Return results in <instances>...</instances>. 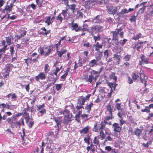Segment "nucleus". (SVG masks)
<instances>
[{
  "instance_id": "6",
  "label": "nucleus",
  "mask_w": 153,
  "mask_h": 153,
  "mask_svg": "<svg viewBox=\"0 0 153 153\" xmlns=\"http://www.w3.org/2000/svg\"><path fill=\"white\" fill-rule=\"evenodd\" d=\"M122 29L120 27V28L116 29L115 31L111 32L113 34V39H115V40H117V35L119 34V33L120 32H121Z\"/></svg>"
},
{
  "instance_id": "46",
  "label": "nucleus",
  "mask_w": 153,
  "mask_h": 153,
  "mask_svg": "<svg viewBox=\"0 0 153 153\" xmlns=\"http://www.w3.org/2000/svg\"><path fill=\"white\" fill-rule=\"evenodd\" d=\"M107 0H99L97 1V3L100 4H105L107 2Z\"/></svg>"
},
{
  "instance_id": "14",
  "label": "nucleus",
  "mask_w": 153,
  "mask_h": 153,
  "mask_svg": "<svg viewBox=\"0 0 153 153\" xmlns=\"http://www.w3.org/2000/svg\"><path fill=\"white\" fill-rule=\"evenodd\" d=\"M16 126H18L19 128H20L21 125L23 126H25L24 120L22 118L19 120L16 121Z\"/></svg>"
},
{
  "instance_id": "9",
  "label": "nucleus",
  "mask_w": 153,
  "mask_h": 153,
  "mask_svg": "<svg viewBox=\"0 0 153 153\" xmlns=\"http://www.w3.org/2000/svg\"><path fill=\"white\" fill-rule=\"evenodd\" d=\"M114 127V132H120L121 130V126L120 127L119 124L116 123H114L113 125Z\"/></svg>"
},
{
  "instance_id": "15",
  "label": "nucleus",
  "mask_w": 153,
  "mask_h": 153,
  "mask_svg": "<svg viewBox=\"0 0 153 153\" xmlns=\"http://www.w3.org/2000/svg\"><path fill=\"white\" fill-rule=\"evenodd\" d=\"M98 60L94 59L91 60L89 63V65L91 67H94L95 65H97Z\"/></svg>"
},
{
  "instance_id": "43",
  "label": "nucleus",
  "mask_w": 153,
  "mask_h": 153,
  "mask_svg": "<svg viewBox=\"0 0 153 153\" xmlns=\"http://www.w3.org/2000/svg\"><path fill=\"white\" fill-rule=\"evenodd\" d=\"M57 79H58V78L56 77V78H55L53 80L54 82H52V83H48L47 85V87H46V89H47L49 87L51 86L52 85H53L55 83L56 81V80Z\"/></svg>"
},
{
  "instance_id": "55",
  "label": "nucleus",
  "mask_w": 153,
  "mask_h": 153,
  "mask_svg": "<svg viewBox=\"0 0 153 153\" xmlns=\"http://www.w3.org/2000/svg\"><path fill=\"white\" fill-rule=\"evenodd\" d=\"M17 98V96L15 93L11 94V99L13 100V101L16 100Z\"/></svg>"
},
{
  "instance_id": "44",
  "label": "nucleus",
  "mask_w": 153,
  "mask_h": 153,
  "mask_svg": "<svg viewBox=\"0 0 153 153\" xmlns=\"http://www.w3.org/2000/svg\"><path fill=\"white\" fill-rule=\"evenodd\" d=\"M11 39L9 37H6V41L7 42V44L8 45H10L11 44Z\"/></svg>"
},
{
  "instance_id": "59",
  "label": "nucleus",
  "mask_w": 153,
  "mask_h": 153,
  "mask_svg": "<svg viewBox=\"0 0 153 153\" xmlns=\"http://www.w3.org/2000/svg\"><path fill=\"white\" fill-rule=\"evenodd\" d=\"M113 140V139L112 137H111L110 136H108L106 137L105 138V141L107 142L108 141H112Z\"/></svg>"
},
{
  "instance_id": "52",
  "label": "nucleus",
  "mask_w": 153,
  "mask_h": 153,
  "mask_svg": "<svg viewBox=\"0 0 153 153\" xmlns=\"http://www.w3.org/2000/svg\"><path fill=\"white\" fill-rule=\"evenodd\" d=\"M141 111L142 112H149L150 110L149 106H146L145 109H142Z\"/></svg>"
},
{
  "instance_id": "7",
  "label": "nucleus",
  "mask_w": 153,
  "mask_h": 153,
  "mask_svg": "<svg viewBox=\"0 0 153 153\" xmlns=\"http://www.w3.org/2000/svg\"><path fill=\"white\" fill-rule=\"evenodd\" d=\"M85 81L88 82H90L91 84L92 83L93 80L94 79V76L92 75H89L88 76L85 77L84 78Z\"/></svg>"
},
{
  "instance_id": "19",
  "label": "nucleus",
  "mask_w": 153,
  "mask_h": 153,
  "mask_svg": "<svg viewBox=\"0 0 153 153\" xmlns=\"http://www.w3.org/2000/svg\"><path fill=\"white\" fill-rule=\"evenodd\" d=\"M100 125L97 124V122H95L94 125L93 130L94 131L97 132L100 130Z\"/></svg>"
},
{
  "instance_id": "25",
  "label": "nucleus",
  "mask_w": 153,
  "mask_h": 153,
  "mask_svg": "<svg viewBox=\"0 0 153 153\" xmlns=\"http://www.w3.org/2000/svg\"><path fill=\"white\" fill-rule=\"evenodd\" d=\"M142 130L137 128L134 130V133L135 135L139 137L142 133Z\"/></svg>"
},
{
  "instance_id": "50",
  "label": "nucleus",
  "mask_w": 153,
  "mask_h": 153,
  "mask_svg": "<svg viewBox=\"0 0 153 153\" xmlns=\"http://www.w3.org/2000/svg\"><path fill=\"white\" fill-rule=\"evenodd\" d=\"M104 56L105 58V59L108 58L109 56L108 51L107 50H105L104 52Z\"/></svg>"
},
{
  "instance_id": "23",
  "label": "nucleus",
  "mask_w": 153,
  "mask_h": 153,
  "mask_svg": "<svg viewBox=\"0 0 153 153\" xmlns=\"http://www.w3.org/2000/svg\"><path fill=\"white\" fill-rule=\"evenodd\" d=\"M13 66L12 64H7L6 65V70L5 72H10L11 68Z\"/></svg>"
},
{
  "instance_id": "51",
  "label": "nucleus",
  "mask_w": 153,
  "mask_h": 153,
  "mask_svg": "<svg viewBox=\"0 0 153 153\" xmlns=\"http://www.w3.org/2000/svg\"><path fill=\"white\" fill-rule=\"evenodd\" d=\"M146 6H143L140 8V9L137 12V15H138L139 13H142L143 12L145 9Z\"/></svg>"
},
{
  "instance_id": "22",
  "label": "nucleus",
  "mask_w": 153,
  "mask_h": 153,
  "mask_svg": "<svg viewBox=\"0 0 153 153\" xmlns=\"http://www.w3.org/2000/svg\"><path fill=\"white\" fill-rule=\"evenodd\" d=\"M100 135L98 136V138L102 140L105 137V134L104 133L103 130H100Z\"/></svg>"
},
{
  "instance_id": "48",
  "label": "nucleus",
  "mask_w": 153,
  "mask_h": 153,
  "mask_svg": "<svg viewBox=\"0 0 153 153\" xmlns=\"http://www.w3.org/2000/svg\"><path fill=\"white\" fill-rule=\"evenodd\" d=\"M63 84H56V89L57 91H59L62 87V86L63 85Z\"/></svg>"
},
{
  "instance_id": "38",
  "label": "nucleus",
  "mask_w": 153,
  "mask_h": 153,
  "mask_svg": "<svg viewBox=\"0 0 153 153\" xmlns=\"http://www.w3.org/2000/svg\"><path fill=\"white\" fill-rule=\"evenodd\" d=\"M62 67V66H61L60 68H59L58 67L56 68V70L54 72H53V74H52L53 75L54 74L55 75H56V76L55 78H56V77L58 78L57 76V72L58 71H60V70L61 69Z\"/></svg>"
},
{
  "instance_id": "39",
  "label": "nucleus",
  "mask_w": 153,
  "mask_h": 153,
  "mask_svg": "<svg viewBox=\"0 0 153 153\" xmlns=\"http://www.w3.org/2000/svg\"><path fill=\"white\" fill-rule=\"evenodd\" d=\"M34 124V122L33 119H31V120H30V121L29 122V123H28V124H27L29 128H31Z\"/></svg>"
},
{
  "instance_id": "58",
  "label": "nucleus",
  "mask_w": 153,
  "mask_h": 153,
  "mask_svg": "<svg viewBox=\"0 0 153 153\" xmlns=\"http://www.w3.org/2000/svg\"><path fill=\"white\" fill-rule=\"evenodd\" d=\"M91 95V94H88L86 97H83L82 96L81 97L82 98L83 100L85 101V102L86 100H88L89 99Z\"/></svg>"
},
{
  "instance_id": "18",
  "label": "nucleus",
  "mask_w": 153,
  "mask_h": 153,
  "mask_svg": "<svg viewBox=\"0 0 153 153\" xmlns=\"http://www.w3.org/2000/svg\"><path fill=\"white\" fill-rule=\"evenodd\" d=\"M144 42H138L137 44L135 45L134 47L138 51H139L140 49L143 47V44Z\"/></svg>"
},
{
  "instance_id": "30",
  "label": "nucleus",
  "mask_w": 153,
  "mask_h": 153,
  "mask_svg": "<svg viewBox=\"0 0 153 153\" xmlns=\"http://www.w3.org/2000/svg\"><path fill=\"white\" fill-rule=\"evenodd\" d=\"M97 30V31L98 33L100 32H102L103 30V27L102 26H100L99 25H95Z\"/></svg>"
},
{
  "instance_id": "13",
  "label": "nucleus",
  "mask_w": 153,
  "mask_h": 153,
  "mask_svg": "<svg viewBox=\"0 0 153 153\" xmlns=\"http://www.w3.org/2000/svg\"><path fill=\"white\" fill-rule=\"evenodd\" d=\"M74 22V20L73 21ZM71 26L72 27V30H75L76 31H79L80 30V28L78 27V25L76 23L74 24L72 22Z\"/></svg>"
},
{
  "instance_id": "64",
  "label": "nucleus",
  "mask_w": 153,
  "mask_h": 153,
  "mask_svg": "<svg viewBox=\"0 0 153 153\" xmlns=\"http://www.w3.org/2000/svg\"><path fill=\"white\" fill-rule=\"evenodd\" d=\"M10 48L11 54L12 55H13L14 54V48L12 46H10Z\"/></svg>"
},
{
  "instance_id": "33",
  "label": "nucleus",
  "mask_w": 153,
  "mask_h": 153,
  "mask_svg": "<svg viewBox=\"0 0 153 153\" xmlns=\"http://www.w3.org/2000/svg\"><path fill=\"white\" fill-rule=\"evenodd\" d=\"M53 21H51V17L48 16L47 17L46 20L45 22V23H47L48 25H49Z\"/></svg>"
},
{
  "instance_id": "28",
  "label": "nucleus",
  "mask_w": 153,
  "mask_h": 153,
  "mask_svg": "<svg viewBox=\"0 0 153 153\" xmlns=\"http://www.w3.org/2000/svg\"><path fill=\"white\" fill-rule=\"evenodd\" d=\"M56 19L57 22L61 23L63 20V18L61 13H59L56 17Z\"/></svg>"
},
{
  "instance_id": "57",
  "label": "nucleus",
  "mask_w": 153,
  "mask_h": 153,
  "mask_svg": "<svg viewBox=\"0 0 153 153\" xmlns=\"http://www.w3.org/2000/svg\"><path fill=\"white\" fill-rule=\"evenodd\" d=\"M8 16H7V20L8 19H10L12 20H13L15 19L16 17V16L15 15H13L12 16H10L9 15L10 14H8Z\"/></svg>"
},
{
  "instance_id": "8",
  "label": "nucleus",
  "mask_w": 153,
  "mask_h": 153,
  "mask_svg": "<svg viewBox=\"0 0 153 153\" xmlns=\"http://www.w3.org/2000/svg\"><path fill=\"white\" fill-rule=\"evenodd\" d=\"M100 16L98 15L95 16L92 20V22L94 23L100 24L102 22V20L100 18Z\"/></svg>"
},
{
  "instance_id": "53",
  "label": "nucleus",
  "mask_w": 153,
  "mask_h": 153,
  "mask_svg": "<svg viewBox=\"0 0 153 153\" xmlns=\"http://www.w3.org/2000/svg\"><path fill=\"white\" fill-rule=\"evenodd\" d=\"M107 110L109 112V114H110L111 115V114H112L111 108L110 105H107Z\"/></svg>"
},
{
  "instance_id": "56",
  "label": "nucleus",
  "mask_w": 153,
  "mask_h": 153,
  "mask_svg": "<svg viewBox=\"0 0 153 153\" xmlns=\"http://www.w3.org/2000/svg\"><path fill=\"white\" fill-rule=\"evenodd\" d=\"M83 46L85 47L86 48L91 47H92V45H90L89 42H85L83 44Z\"/></svg>"
},
{
  "instance_id": "47",
  "label": "nucleus",
  "mask_w": 153,
  "mask_h": 153,
  "mask_svg": "<svg viewBox=\"0 0 153 153\" xmlns=\"http://www.w3.org/2000/svg\"><path fill=\"white\" fill-rule=\"evenodd\" d=\"M141 34L140 33H139L138 34L136 35V36H134L133 37V39L136 40L138 39L141 37Z\"/></svg>"
},
{
  "instance_id": "26",
  "label": "nucleus",
  "mask_w": 153,
  "mask_h": 153,
  "mask_svg": "<svg viewBox=\"0 0 153 153\" xmlns=\"http://www.w3.org/2000/svg\"><path fill=\"white\" fill-rule=\"evenodd\" d=\"M141 60L145 64H148L149 63V59L145 57V56L143 55L141 57Z\"/></svg>"
},
{
  "instance_id": "4",
  "label": "nucleus",
  "mask_w": 153,
  "mask_h": 153,
  "mask_svg": "<svg viewBox=\"0 0 153 153\" xmlns=\"http://www.w3.org/2000/svg\"><path fill=\"white\" fill-rule=\"evenodd\" d=\"M70 115H66L64 116V119L62 121V123H63L66 126L68 125V123L70 122L72 120L71 119V117H70Z\"/></svg>"
},
{
  "instance_id": "35",
  "label": "nucleus",
  "mask_w": 153,
  "mask_h": 153,
  "mask_svg": "<svg viewBox=\"0 0 153 153\" xmlns=\"http://www.w3.org/2000/svg\"><path fill=\"white\" fill-rule=\"evenodd\" d=\"M137 16H131L130 19H129V20L130 21V22H136V19H137Z\"/></svg>"
},
{
  "instance_id": "34",
  "label": "nucleus",
  "mask_w": 153,
  "mask_h": 153,
  "mask_svg": "<svg viewBox=\"0 0 153 153\" xmlns=\"http://www.w3.org/2000/svg\"><path fill=\"white\" fill-rule=\"evenodd\" d=\"M87 2V6H88L90 8L94 4V2L91 1H87L86 2Z\"/></svg>"
},
{
  "instance_id": "16",
  "label": "nucleus",
  "mask_w": 153,
  "mask_h": 153,
  "mask_svg": "<svg viewBox=\"0 0 153 153\" xmlns=\"http://www.w3.org/2000/svg\"><path fill=\"white\" fill-rule=\"evenodd\" d=\"M90 128L89 126H87L85 127L83 129L80 130V133L81 134H85L88 133L89 131V129Z\"/></svg>"
},
{
  "instance_id": "27",
  "label": "nucleus",
  "mask_w": 153,
  "mask_h": 153,
  "mask_svg": "<svg viewBox=\"0 0 153 153\" xmlns=\"http://www.w3.org/2000/svg\"><path fill=\"white\" fill-rule=\"evenodd\" d=\"M68 10V9H67L64 10H62V12L61 13V15L62 14L63 16L64 19H67L68 18L67 17H66Z\"/></svg>"
},
{
  "instance_id": "61",
  "label": "nucleus",
  "mask_w": 153,
  "mask_h": 153,
  "mask_svg": "<svg viewBox=\"0 0 153 153\" xmlns=\"http://www.w3.org/2000/svg\"><path fill=\"white\" fill-rule=\"evenodd\" d=\"M110 77L111 79L114 80L115 81H116L117 79V77L115 76V74H111L110 76Z\"/></svg>"
},
{
  "instance_id": "5",
  "label": "nucleus",
  "mask_w": 153,
  "mask_h": 153,
  "mask_svg": "<svg viewBox=\"0 0 153 153\" xmlns=\"http://www.w3.org/2000/svg\"><path fill=\"white\" fill-rule=\"evenodd\" d=\"M140 76V79L141 82L143 83L144 84L145 86L146 85V80L147 79V77L146 76L144 73H141L139 74Z\"/></svg>"
},
{
  "instance_id": "63",
  "label": "nucleus",
  "mask_w": 153,
  "mask_h": 153,
  "mask_svg": "<svg viewBox=\"0 0 153 153\" xmlns=\"http://www.w3.org/2000/svg\"><path fill=\"white\" fill-rule=\"evenodd\" d=\"M102 48V45H99L95 47V49L96 51H98L99 49Z\"/></svg>"
},
{
  "instance_id": "31",
  "label": "nucleus",
  "mask_w": 153,
  "mask_h": 153,
  "mask_svg": "<svg viewBox=\"0 0 153 153\" xmlns=\"http://www.w3.org/2000/svg\"><path fill=\"white\" fill-rule=\"evenodd\" d=\"M38 111H39L38 113V114L39 116H42L44 113H46V110L45 109H42V110Z\"/></svg>"
},
{
  "instance_id": "54",
  "label": "nucleus",
  "mask_w": 153,
  "mask_h": 153,
  "mask_svg": "<svg viewBox=\"0 0 153 153\" xmlns=\"http://www.w3.org/2000/svg\"><path fill=\"white\" fill-rule=\"evenodd\" d=\"M113 118V116L112 115V114H111V115L110 114H109V116H107L106 117H105L104 118V119H105V120L108 121L110 119H112Z\"/></svg>"
},
{
  "instance_id": "42",
  "label": "nucleus",
  "mask_w": 153,
  "mask_h": 153,
  "mask_svg": "<svg viewBox=\"0 0 153 153\" xmlns=\"http://www.w3.org/2000/svg\"><path fill=\"white\" fill-rule=\"evenodd\" d=\"M105 125L104 124V123H103V122H102L100 124V130H103L105 129Z\"/></svg>"
},
{
  "instance_id": "36",
  "label": "nucleus",
  "mask_w": 153,
  "mask_h": 153,
  "mask_svg": "<svg viewBox=\"0 0 153 153\" xmlns=\"http://www.w3.org/2000/svg\"><path fill=\"white\" fill-rule=\"evenodd\" d=\"M93 36L95 42H96L97 41L100 40V36L99 33L97 34L96 36L94 35V36Z\"/></svg>"
},
{
  "instance_id": "29",
  "label": "nucleus",
  "mask_w": 153,
  "mask_h": 153,
  "mask_svg": "<svg viewBox=\"0 0 153 153\" xmlns=\"http://www.w3.org/2000/svg\"><path fill=\"white\" fill-rule=\"evenodd\" d=\"M128 13V10L127 9L125 8L122 9L120 12L117 13V15L118 16H120L121 14H126Z\"/></svg>"
},
{
  "instance_id": "62",
  "label": "nucleus",
  "mask_w": 153,
  "mask_h": 153,
  "mask_svg": "<svg viewBox=\"0 0 153 153\" xmlns=\"http://www.w3.org/2000/svg\"><path fill=\"white\" fill-rule=\"evenodd\" d=\"M107 22L109 24H111L113 23L112 19L110 17H107L106 18Z\"/></svg>"
},
{
  "instance_id": "3",
  "label": "nucleus",
  "mask_w": 153,
  "mask_h": 153,
  "mask_svg": "<svg viewBox=\"0 0 153 153\" xmlns=\"http://www.w3.org/2000/svg\"><path fill=\"white\" fill-rule=\"evenodd\" d=\"M53 120L56 124V125L59 128V127H61V123H62V119L61 117H54L53 118Z\"/></svg>"
},
{
  "instance_id": "45",
  "label": "nucleus",
  "mask_w": 153,
  "mask_h": 153,
  "mask_svg": "<svg viewBox=\"0 0 153 153\" xmlns=\"http://www.w3.org/2000/svg\"><path fill=\"white\" fill-rule=\"evenodd\" d=\"M131 55L127 54L124 56V59L126 61H128L131 58Z\"/></svg>"
},
{
  "instance_id": "12",
  "label": "nucleus",
  "mask_w": 153,
  "mask_h": 153,
  "mask_svg": "<svg viewBox=\"0 0 153 153\" xmlns=\"http://www.w3.org/2000/svg\"><path fill=\"white\" fill-rule=\"evenodd\" d=\"M90 28L91 30H90L89 32L91 33V35L92 36H94V33L97 34L99 33L97 32V30L96 27H95V26L93 25L91 27H90Z\"/></svg>"
},
{
  "instance_id": "40",
  "label": "nucleus",
  "mask_w": 153,
  "mask_h": 153,
  "mask_svg": "<svg viewBox=\"0 0 153 153\" xmlns=\"http://www.w3.org/2000/svg\"><path fill=\"white\" fill-rule=\"evenodd\" d=\"M49 65L48 64H46L45 65L44 71L45 73L46 74L49 71V69L48 68Z\"/></svg>"
},
{
  "instance_id": "11",
  "label": "nucleus",
  "mask_w": 153,
  "mask_h": 153,
  "mask_svg": "<svg viewBox=\"0 0 153 153\" xmlns=\"http://www.w3.org/2000/svg\"><path fill=\"white\" fill-rule=\"evenodd\" d=\"M108 12L109 14H115L117 10V7H114L113 8L112 7L108 8Z\"/></svg>"
},
{
  "instance_id": "60",
  "label": "nucleus",
  "mask_w": 153,
  "mask_h": 153,
  "mask_svg": "<svg viewBox=\"0 0 153 153\" xmlns=\"http://www.w3.org/2000/svg\"><path fill=\"white\" fill-rule=\"evenodd\" d=\"M93 143L94 144H95L96 145H97L99 144V140L97 139L96 137H95L94 138V139L93 141Z\"/></svg>"
},
{
  "instance_id": "2",
  "label": "nucleus",
  "mask_w": 153,
  "mask_h": 153,
  "mask_svg": "<svg viewBox=\"0 0 153 153\" xmlns=\"http://www.w3.org/2000/svg\"><path fill=\"white\" fill-rule=\"evenodd\" d=\"M46 75L45 73L41 72H40L39 74L35 76V79L37 81H39V80H44L46 79Z\"/></svg>"
},
{
  "instance_id": "20",
  "label": "nucleus",
  "mask_w": 153,
  "mask_h": 153,
  "mask_svg": "<svg viewBox=\"0 0 153 153\" xmlns=\"http://www.w3.org/2000/svg\"><path fill=\"white\" fill-rule=\"evenodd\" d=\"M76 6V4H73L70 5H68L67 6H68L69 7V10H71V13H73L75 10Z\"/></svg>"
},
{
  "instance_id": "49",
  "label": "nucleus",
  "mask_w": 153,
  "mask_h": 153,
  "mask_svg": "<svg viewBox=\"0 0 153 153\" xmlns=\"http://www.w3.org/2000/svg\"><path fill=\"white\" fill-rule=\"evenodd\" d=\"M37 111L42 110V109H44V104L42 105H37Z\"/></svg>"
},
{
  "instance_id": "41",
  "label": "nucleus",
  "mask_w": 153,
  "mask_h": 153,
  "mask_svg": "<svg viewBox=\"0 0 153 153\" xmlns=\"http://www.w3.org/2000/svg\"><path fill=\"white\" fill-rule=\"evenodd\" d=\"M27 33V31H24L23 32V33H21L19 35H18L16 36V37L18 39H20L22 37H23Z\"/></svg>"
},
{
  "instance_id": "21",
  "label": "nucleus",
  "mask_w": 153,
  "mask_h": 153,
  "mask_svg": "<svg viewBox=\"0 0 153 153\" xmlns=\"http://www.w3.org/2000/svg\"><path fill=\"white\" fill-rule=\"evenodd\" d=\"M93 104L92 102H90V104L87 105L85 107V109H87L88 111L87 112L89 113L90 111L91 110V107L93 106Z\"/></svg>"
},
{
  "instance_id": "37",
  "label": "nucleus",
  "mask_w": 153,
  "mask_h": 153,
  "mask_svg": "<svg viewBox=\"0 0 153 153\" xmlns=\"http://www.w3.org/2000/svg\"><path fill=\"white\" fill-rule=\"evenodd\" d=\"M12 6L11 5L7 6L4 9V11H6L7 13L10 12L11 10Z\"/></svg>"
},
{
  "instance_id": "24",
  "label": "nucleus",
  "mask_w": 153,
  "mask_h": 153,
  "mask_svg": "<svg viewBox=\"0 0 153 153\" xmlns=\"http://www.w3.org/2000/svg\"><path fill=\"white\" fill-rule=\"evenodd\" d=\"M131 76L133 80L134 81L138 80L140 78L139 76L138 75L134 73L132 74Z\"/></svg>"
},
{
  "instance_id": "32",
  "label": "nucleus",
  "mask_w": 153,
  "mask_h": 153,
  "mask_svg": "<svg viewBox=\"0 0 153 153\" xmlns=\"http://www.w3.org/2000/svg\"><path fill=\"white\" fill-rule=\"evenodd\" d=\"M85 102V101L81 97L79 99L77 103L78 105L82 106L84 105Z\"/></svg>"
},
{
  "instance_id": "17",
  "label": "nucleus",
  "mask_w": 153,
  "mask_h": 153,
  "mask_svg": "<svg viewBox=\"0 0 153 153\" xmlns=\"http://www.w3.org/2000/svg\"><path fill=\"white\" fill-rule=\"evenodd\" d=\"M108 85L111 88V91H114L116 86L117 85V84L116 83H112L109 82L108 83Z\"/></svg>"
},
{
  "instance_id": "1",
  "label": "nucleus",
  "mask_w": 153,
  "mask_h": 153,
  "mask_svg": "<svg viewBox=\"0 0 153 153\" xmlns=\"http://www.w3.org/2000/svg\"><path fill=\"white\" fill-rule=\"evenodd\" d=\"M52 49L51 46H44L43 47H40L38 51L42 55H44L45 56H49L51 53Z\"/></svg>"
},
{
  "instance_id": "10",
  "label": "nucleus",
  "mask_w": 153,
  "mask_h": 153,
  "mask_svg": "<svg viewBox=\"0 0 153 153\" xmlns=\"http://www.w3.org/2000/svg\"><path fill=\"white\" fill-rule=\"evenodd\" d=\"M113 58L114 59L116 63L119 64L120 60V55L118 53H117L114 55Z\"/></svg>"
}]
</instances>
